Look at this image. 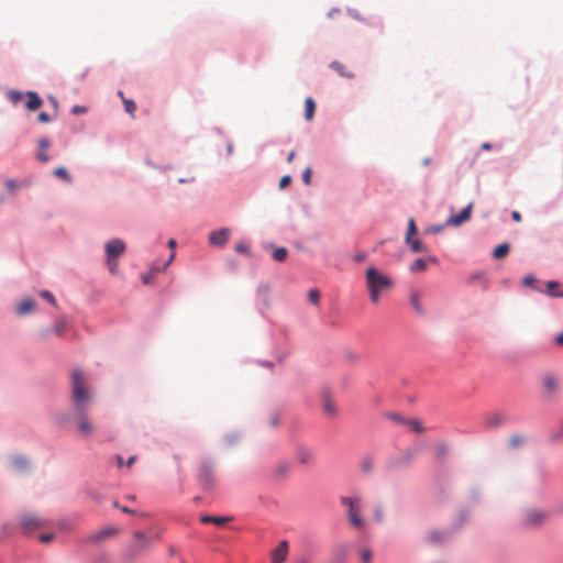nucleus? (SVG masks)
Returning <instances> with one entry per match:
<instances>
[{
  "label": "nucleus",
  "mask_w": 563,
  "mask_h": 563,
  "mask_svg": "<svg viewBox=\"0 0 563 563\" xmlns=\"http://www.w3.org/2000/svg\"><path fill=\"white\" fill-rule=\"evenodd\" d=\"M91 391L79 369L71 373V404L77 413L88 411Z\"/></svg>",
  "instance_id": "f257e3e1"
},
{
  "label": "nucleus",
  "mask_w": 563,
  "mask_h": 563,
  "mask_svg": "<svg viewBox=\"0 0 563 563\" xmlns=\"http://www.w3.org/2000/svg\"><path fill=\"white\" fill-rule=\"evenodd\" d=\"M366 284L371 300L374 303L378 302L382 291L393 286L390 278L378 272L375 267H368L366 269Z\"/></svg>",
  "instance_id": "f03ea898"
},
{
  "label": "nucleus",
  "mask_w": 563,
  "mask_h": 563,
  "mask_svg": "<svg viewBox=\"0 0 563 563\" xmlns=\"http://www.w3.org/2000/svg\"><path fill=\"white\" fill-rule=\"evenodd\" d=\"M107 265L111 274L118 269L117 258L125 251V243L120 239H113L107 242L106 246Z\"/></svg>",
  "instance_id": "7ed1b4c3"
},
{
  "label": "nucleus",
  "mask_w": 563,
  "mask_h": 563,
  "mask_svg": "<svg viewBox=\"0 0 563 563\" xmlns=\"http://www.w3.org/2000/svg\"><path fill=\"white\" fill-rule=\"evenodd\" d=\"M341 504L347 507V518L350 523L355 528L363 526V519L360 515L362 507V499L360 496L355 497H342Z\"/></svg>",
  "instance_id": "20e7f679"
},
{
  "label": "nucleus",
  "mask_w": 563,
  "mask_h": 563,
  "mask_svg": "<svg viewBox=\"0 0 563 563\" xmlns=\"http://www.w3.org/2000/svg\"><path fill=\"white\" fill-rule=\"evenodd\" d=\"M199 483L203 490L209 492L216 486L213 465L203 461L199 465Z\"/></svg>",
  "instance_id": "39448f33"
},
{
  "label": "nucleus",
  "mask_w": 563,
  "mask_h": 563,
  "mask_svg": "<svg viewBox=\"0 0 563 563\" xmlns=\"http://www.w3.org/2000/svg\"><path fill=\"white\" fill-rule=\"evenodd\" d=\"M543 393L548 398H555L560 391L561 379L558 375L547 373L541 378Z\"/></svg>",
  "instance_id": "423d86ee"
},
{
  "label": "nucleus",
  "mask_w": 563,
  "mask_h": 563,
  "mask_svg": "<svg viewBox=\"0 0 563 563\" xmlns=\"http://www.w3.org/2000/svg\"><path fill=\"white\" fill-rule=\"evenodd\" d=\"M548 518L547 512L540 509H528L523 515V522L528 527L541 526Z\"/></svg>",
  "instance_id": "0eeeda50"
},
{
  "label": "nucleus",
  "mask_w": 563,
  "mask_h": 563,
  "mask_svg": "<svg viewBox=\"0 0 563 563\" xmlns=\"http://www.w3.org/2000/svg\"><path fill=\"white\" fill-rule=\"evenodd\" d=\"M473 210V202H470L459 214L450 216L444 225L446 227H460L461 224L467 222L471 219Z\"/></svg>",
  "instance_id": "6e6552de"
},
{
  "label": "nucleus",
  "mask_w": 563,
  "mask_h": 563,
  "mask_svg": "<svg viewBox=\"0 0 563 563\" xmlns=\"http://www.w3.org/2000/svg\"><path fill=\"white\" fill-rule=\"evenodd\" d=\"M77 427L80 437L82 438H89L95 432V426L87 417V411L82 413H77Z\"/></svg>",
  "instance_id": "1a4fd4ad"
},
{
  "label": "nucleus",
  "mask_w": 563,
  "mask_h": 563,
  "mask_svg": "<svg viewBox=\"0 0 563 563\" xmlns=\"http://www.w3.org/2000/svg\"><path fill=\"white\" fill-rule=\"evenodd\" d=\"M288 542L283 540L272 552V563H284L288 555Z\"/></svg>",
  "instance_id": "9d476101"
},
{
  "label": "nucleus",
  "mask_w": 563,
  "mask_h": 563,
  "mask_svg": "<svg viewBox=\"0 0 563 563\" xmlns=\"http://www.w3.org/2000/svg\"><path fill=\"white\" fill-rule=\"evenodd\" d=\"M296 460L299 464L310 465L314 461V453L309 448L298 446L296 450Z\"/></svg>",
  "instance_id": "9b49d317"
},
{
  "label": "nucleus",
  "mask_w": 563,
  "mask_h": 563,
  "mask_svg": "<svg viewBox=\"0 0 563 563\" xmlns=\"http://www.w3.org/2000/svg\"><path fill=\"white\" fill-rule=\"evenodd\" d=\"M229 236H230L229 229L224 228V229L216 230L210 233L209 242H210V244L216 245V246H223L228 242Z\"/></svg>",
  "instance_id": "f8f14e48"
},
{
  "label": "nucleus",
  "mask_w": 563,
  "mask_h": 563,
  "mask_svg": "<svg viewBox=\"0 0 563 563\" xmlns=\"http://www.w3.org/2000/svg\"><path fill=\"white\" fill-rule=\"evenodd\" d=\"M21 523L24 529L29 530L42 527L44 525V521L41 517L36 515L27 514L22 516Z\"/></svg>",
  "instance_id": "ddd939ff"
},
{
  "label": "nucleus",
  "mask_w": 563,
  "mask_h": 563,
  "mask_svg": "<svg viewBox=\"0 0 563 563\" xmlns=\"http://www.w3.org/2000/svg\"><path fill=\"white\" fill-rule=\"evenodd\" d=\"M322 410L329 417H335L338 413L336 405L332 400L329 391H324L322 395Z\"/></svg>",
  "instance_id": "4468645a"
},
{
  "label": "nucleus",
  "mask_w": 563,
  "mask_h": 563,
  "mask_svg": "<svg viewBox=\"0 0 563 563\" xmlns=\"http://www.w3.org/2000/svg\"><path fill=\"white\" fill-rule=\"evenodd\" d=\"M410 306L415 310V312L419 316H424V309L421 305V297L417 290H412L409 297Z\"/></svg>",
  "instance_id": "2eb2a0df"
},
{
  "label": "nucleus",
  "mask_w": 563,
  "mask_h": 563,
  "mask_svg": "<svg viewBox=\"0 0 563 563\" xmlns=\"http://www.w3.org/2000/svg\"><path fill=\"white\" fill-rule=\"evenodd\" d=\"M548 295L563 297V283L551 280L545 284Z\"/></svg>",
  "instance_id": "dca6fc26"
},
{
  "label": "nucleus",
  "mask_w": 563,
  "mask_h": 563,
  "mask_svg": "<svg viewBox=\"0 0 563 563\" xmlns=\"http://www.w3.org/2000/svg\"><path fill=\"white\" fill-rule=\"evenodd\" d=\"M26 98H27V100H26L25 107L31 111L38 109L43 103L40 96L34 91H29L26 93Z\"/></svg>",
  "instance_id": "f3484780"
},
{
  "label": "nucleus",
  "mask_w": 563,
  "mask_h": 563,
  "mask_svg": "<svg viewBox=\"0 0 563 563\" xmlns=\"http://www.w3.org/2000/svg\"><path fill=\"white\" fill-rule=\"evenodd\" d=\"M330 67L333 70H335L341 77H345V78H350V79L354 78V73L351 71L350 69H347V67L340 62H336V60L332 62L330 64Z\"/></svg>",
  "instance_id": "a211bd4d"
},
{
  "label": "nucleus",
  "mask_w": 563,
  "mask_h": 563,
  "mask_svg": "<svg viewBox=\"0 0 563 563\" xmlns=\"http://www.w3.org/2000/svg\"><path fill=\"white\" fill-rule=\"evenodd\" d=\"M230 520L231 519L229 517L210 516V515H205L200 518V521L202 523H214L217 526H223Z\"/></svg>",
  "instance_id": "6ab92c4d"
},
{
  "label": "nucleus",
  "mask_w": 563,
  "mask_h": 563,
  "mask_svg": "<svg viewBox=\"0 0 563 563\" xmlns=\"http://www.w3.org/2000/svg\"><path fill=\"white\" fill-rule=\"evenodd\" d=\"M316 111V103L312 98L308 97L305 100V118L307 121L312 120Z\"/></svg>",
  "instance_id": "aec40b11"
},
{
  "label": "nucleus",
  "mask_w": 563,
  "mask_h": 563,
  "mask_svg": "<svg viewBox=\"0 0 563 563\" xmlns=\"http://www.w3.org/2000/svg\"><path fill=\"white\" fill-rule=\"evenodd\" d=\"M34 308H35V301L32 299H27V300L22 301L18 306V312L20 314H26V313H30L31 311H33Z\"/></svg>",
  "instance_id": "412c9836"
},
{
  "label": "nucleus",
  "mask_w": 563,
  "mask_h": 563,
  "mask_svg": "<svg viewBox=\"0 0 563 563\" xmlns=\"http://www.w3.org/2000/svg\"><path fill=\"white\" fill-rule=\"evenodd\" d=\"M509 244L503 243L497 245L493 251V256L497 260L504 258L509 253Z\"/></svg>",
  "instance_id": "4be33fe9"
},
{
  "label": "nucleus",
  "mask_w": 563,
  "mask_h": 563,
  "mask_svg": "<svg viewBox=\"0 0 563 563\" xmlns=\"http://www.w3.org/2000/svg\"><path fill=\"white\" fill-rule=\"evenodd\" d=\"M117 532V529L115 528H107V529H103L99 532H97L96 534H93L91 537V540L93 541H100V540H103L110 536H113L114 533Z\"/></svg>",
  "instance_id": "5701e85b"
},
{
  "label": "nucleus",
  "mask_w": 563,
  "mask_h": 563,
  "mask_svg": "<svg viewBox=\"0 0 563 563\" xmlns=\"http://www.w3.org/2000/svg\"><path fill=\"white\" fill-rule=\"evenodd\" d=\"M288 251L286 247H275L273 251V258L276 262H284L287 257Z\"/></svg>",
  "instance_id": "b1692460"
},
{
  "label": "nucleus",
  "mask_w": 563,
  "mask_h": 563,
  "mask_svg": "<svg viewBox=\"0 0 563 563\" xmlns=\"http://www.w3.org/2000/svg\"><path fill=\"white\" fill-rule=\"evenodd\" d=\"M54 175L56 177H59L62 178L63 180H65L66 183H70L71 181V177L69 175V173L67 172V169L63 166L60 167H57L54 169Z\"/></svg>",
  "instance_id": "393cba45"
},
{
  "label": "nucleus",
  "mask_w": 563,
  "mask_h": 563,
  "mask_svg": "<svg viewBox=\"0 0 563 563\" xmlns=\"http://www.w3.org/2000/svg\"><path fill=\"white\" fill-rule=\"evenodd\" d=\"M427 268V263L422 258H417L410 266L412 273L423 272Z\"/></svg>",
  "instance_id": "a878e982"
},
{
  "label": "nucleus",
  "mask_w": 563,
  "mask_h": 563,
  "mask_svg": "<svg viewBox=\"0 0 563 563\" xmlns=\"http://www.w3.org/2000/svg\"><path fill=\"white\" fill-rule=\"evenodd\" d=\"M135 545L137 548L145 547L147 544V537L144 532L137 531L134 533Z\"/></svg>",
  "instance_id": "bb28decb"
},
{
  "label": "nucleus",
  "mask_w": 563,
  "mask_h": 563,
  "mask_svg": "<svg viewBox=\"0 0 563 563\" xmlns=\"http://www.w3.org/2000/svg\"><path fill=\"white\" fill-rule=\"evenodd\" d=\"M67 329V323L64 319L58 320L54 325V331L57 335H63Z\"/></svg>",
  "instance_id": "cd10ccee"
},
{
  "label": "nucleus",
  "mask_w": 563,
  "mask_h": 563,
  "mask_svg": "<svg viewBox=\"0 0 563 563\" xmlns=\"http://www.w3.org/2000/svg\"><path fill=\"white\" fill-rule=\"evenodd\" d=\"M407 243L410 245L411 251L415 252V253L424 252L426 251V247L423 246V244L419 240H411L410 239V242H407Z\"/></svg>",
  "instance_id": "c85d7f7f"
},
{
  "label": "nucleus",
  "mask_w": 563,
  "mask_h": 563,
  "mask_svg": "<svg viewBox=\"0 0 563 563\" xmlns=\"http://www.w3.org/2000/svg\"><path fill=\"white\" fill-rule=\"evenodd\" d=\"M416 233H417L416 222L412 218H410L408 221V231L406 234V242H410L411 235L416 234Z\"/></svg>",
  "instance_id": "c756f323"
},
{
  "label": "nucleus",
  "mask_w": 563,
  "mask_h": 563,
  "mask_svg": "<svg viewBox=\"0 0 563 563\" xmlns=\"http://www.w3.org/2000/svg\"><path fill=\"white\" fill-rule=\"evenodd\" d=\"M308 299L314 306L319 305L320 301V292L318 289H310L308 292Z\"/></svg>",
  "instance_id": "7c9ffc66"
},
{
  "label": "nucleus",
  "mask_w": 563,
  "mask_h": 563,
  "mask_svg": "<svg viewBox=\"0 0 563 563\" xmlns=\"http://www.w3.org/2000/svg\"><path fill=\"white\" fill-rule=\"evenodd\" d=\"M8 98L13 104H16L23 98V93L16 90H11L8 92Z\"/></svg>",
  "instance_id": "2f4dec72"
},
{
  "label": "nucleus",
  "mask_w": 563,
  "mask_h": 563,
  "mask_svg": "<svg viewBox=\"0 0 563 563\" xmlns=\"http://www.w3.org/2000/svg\"><path fill=\"white\" fill-rule=\"evenodd\" d=\"M123 103H124L125 111L133 115V113L136 110L135 102L133 100H131V99L123 98Z\"/></svg>",
  "instance_id": "473e14b6"
},
{
  "label": "nucleus",
  "mask_w": 563,
  "mask_h": 563,
  "mask_svg": "<svg viewBox=\"0 0 563 563\" xmlns=\"http://www.w3.org/2000/svg\"><path fill=\"white\" fill-rule=\"evenodd\" d=\"M26 465H27L26 460H25V459H23V457H21V456L15 457V459L13 460V466H14V468H16V470H23V468H25V467H26Z\"/></svg>",
  "instance_id": "72a5a7b5"
},
{
  "label": "nucleus",
  "mask_w": 563,
  "mask_h": 563,
  "mask_svg": "<svg viewBox=\"0 0 563 563\" xmlns=\"http://www.w3.org/2000/svg\"><path fill=\"white\" fill-rule=\"evenodd\" d=\"M408 424L410 429L416 432H421L423 430L422 424L419 420H409Z\"/></svg>",
  "instance_id": "f704fd0d"
},
{
  "label": "nucleus",
  "mask_w": 563,
  "mask_h": 563,
  "mask_svg": "<svg viewBox=\"0 0 563 563\" xmlns=\"http://www.w3.org/2000/svg\"><path fill=\"white\" fill-rule=\"evenodd\" d=\"M374 517L376 521L383 522L384 520V509L382 506H376L374 509Z\"/></svg>",
  "instance_id": "c9c22d12"
},
{
  "label": "nucleus",
  "mask_w": 563,
  "mask_h": 563,
  "mask_svg": "<svg viewBox=\"0 0 563 563\" xmlns=\"http://www.w3.org/2000/svg\"><path fill=\"white\" fill-rule=\"evenodd\" d=\"M235 251L238 253H243V254H249L250 250H249V245L245 243V242H239L236 245H235Z\"/></svg>",
  "instance_id": "e433bc0d"
},
{
  "label": "nucleus",
  "mask_w": 563,
  "mask_h": 563,
  "mask_svg": "<svg viewBox=\"0 0 563 563\" xmlns=\"http://www.w3.org/2000/svg\"><path fill=\"white\" fill-rule=\"evenodd\" d=\"M311 175H312V169H311V167H307V168L303 170V174H302V181H303L306 185H310V183H311Z\"/></svg>",
  "instance_id": "4c0bfd02"
},
{
  "label": "nucleus",
  "mask_w": 563,
  "mask_h": 563,
  "mask_svg": "<svg viewBox=\"0 0 563 563\" xmlns=\"http://www.w3.org/2000/svg\"><path fill=\"white\" fill-rule=\"evenodd\" d=\"M41 296H42L44 299H46L49 303H52L53 306H56V300H55V298H54V296H53V294H52V292H49V291H47V290H43V291L41 292Z\"/></svg>",
  "instance_id": "58836bf2"
},
{
  "label": "nucleus",
  "mask_w": 563,
  "mask_h": 563,
  "mask_svg": "<svg viewBox=\"0 0 563 563\" xmlns=\"http://www.w3.org/2000/svg\"><path fill=\"white\" fill-rule=\"evenodd\" d=\"M158 271H159V269H158V268H156V269L152 271V272H151V273H148V274H143V275H142V280H143V283H144V284H150V283H151V280L153 279L154 275H155L156 273H158Z\"/></svg>",
  "instance_id": "ea45409f"
},
{
  "label": "nucleus",
  "mask_w": 563,
  "mask_h": 563,
  "mask_svg": "<svg viewBox=\"0 0 563 563\" xmlns=\"http://www.w3.org/2000/svg\"><path fill=\"white\" fill-rule=\"evenodd\" d=\"M291 183V177L289 175H285L279 180V188L284 189Z\"/></svg>",
  "instance_id": "a19ab883"
},
{
  "label": "nucleus",
  "mask_w": 563,
  "mask_h": 563,
  "mask_svg": "<svg viewBox=\"0 0 563 563\" xmlns=\"http://www.w3.org/2000/svg\"><path fill=\"white\" fill-rule=\"evenodd\" d=\"M536 278L532 275H527L522 279V284L527 287H533Z\"/></svg>",
  "instance_id": "79ce46f5"
},
{
  "label": "nucleus",
  "mask_w": 563,
  "mask_h": 563,
  "mask_svg": "<svg viewBox=\"0 0 563 563\" xmlns=\"http://www.w3.org/2000/svg\"><path fill=\"white\" fill-rule=\"evenodd\" d=\"M509 443L511 446L516 448L522 443V438L520 435H514L510 438Z\"/></svg>",
  "instance_id": "37998d69"
},
{
  "label": "nucleus",
  "mask_w": 563,
  "mask_h": 563,
  "mask_svg": "<svg viewBox=\"0 0 563 563\" xmlns=\"http://www.w3.org/2000/svg\"><path fill=\"white\" fill-rule=\"evenodd\" d=\"M53 540H54V534H52V533H43L40 536V541L42 543H49Z\"/></svg>",
  "instance_id": "c03bdc74"
},
{
  "label": "nucleus",
  "mask_w": 563,
  "mask_h": 563,
  "mask_svg": "<svg viewBox=\"0 0 563 563\" xmlns=\"http://www.w3.org/2000/svg\"><path fill=\"white\" fill-rule=\"evenodd\" d=\"M361 556L363 563H369L372 560V552L369 550H363Z\"/></svg>",
  "instance_id": "a18cd8bd"
},
{
  "label": "nucleus",
  "mask_w": 563,
  "mask_h": 563,
  "mask_svg": "<svg viewBox=\"0 0 563 563\" xmlns=\"http://www.w3.org/2000/svg\"><path fill=\"white\" fill-rule=\"evenodd\" d=\"M87 112V108L84 106H74L71 109V113L74 114H84Z\"/></svg>",
  "instance_id": "49530a36"
},
{
  "label": "nucleus",
  "mask_w": 563,
  "mask_h": 563,
  "mask_svg": "<svg viewBox=\"0 0 563 563\" xmlns=\"http://www.w3.org/2000/svg\"><path fill=\"white\" fill-rule=\"evenodd\" d=\"M37 120L42 123H48L52 119L46 112H41L37 117Z\"/></svg>",
  "instance_id": "de8ad7c7"
},
{
  "label": "nucleus",
  "mask_w": 563,
  "mask_h": 563,
  "mask_svg": "<svg viewBox=\"0 0 563 563\" xmlns=\"http://www.w3.org/2000/svg\"><path fill=\"white\" fill-rule=\"evenodd\" d=\"M362 468L365 473H369L373 468L372 462L369 460H364L362 462Z\"/></svg>",
  "instance_id": "09e8293b"
},
{
  "label": "nucleus",
  "mask_w": 563,
  "mask_h": 563,
  "mask_svg": "<svg viewBox=\"0 0 563 563\" xmlns=\"http://www.w3.org/2000/svg\"><path fill=\"white\" fill-rule=\"evenodd\" d=\"M4 185H5V188H7L9 191H11V192H13V191H14V189L16 188V183H15L13 179H8V180H5V184H4Z\"/></svg>",
  "instance_id": "8fccbe9b"
},
{
  "label": "nucleus",
  "mask_w": 563,
  "mask_h": 563,
  "mask_svg": "<svg viewBox=\"0 0 563 563\" xmlns=\"http://www.w3.org/2000/svg\"><path fill=\"white\" fill-rule=\"evenodd\" d=\"M37 159L42 163H46L49 161V156L45 153V151H43L37 154Z\"/></svg>",
  "instance_id": "3c124183"
},
{
  "label": "nucleus",
  "mask_w": 563,
  "mask_h": 563,
  "mask_svg": "<svg viewBox=\"0 0 563 563\" xmlns=\"http://www.w3.org/2000/svg\"><path fill=\"white\" fill-rule=\"evenodd\" d=\"M448 453V446L445 444H441L438 446V455L443 457Z\"/></svg>",
  "instance_id": "603ef678"
},
{
  "label": "nucleus",
  "mask_w": 563,
  "mask_h": 563,
  "mask_svg": "<svg viewBox=\"0 0 563 563\" xmlns=\"http://www.w3.org/2000/svg\"><path fill=\"white\" fill-rule=\"evenodd\" d=\"M38 145H40L41 148L46 150L49 146L48 139H41L38 141Z\"/></svg>",
  "instance_id": "864d4df0"
},
{
  "label": "nucleus",
  "mask_w": 563,
  "mask_h": 563,
  "mask_svg": "<svg viewBox=\"0 0 563 563\" xmlns=\"http://www.w3.org/2000/svg\"><path fill=\"white\" fill-rule=\"evenodd\" d=\"M444 227L445 225L443 223V224L430 228L429 231L437 234V233H440L443 230Z\"/></svg>",
  "instance_id": "5fc2aeb1"
},
{
  "label": "nucleus",
  "mask_w": 563,
  "mask_h": 563,
  "mask_svg": "<svg viewBox=\"0 0 563 563\" xmlns=\"http://www.w3.org/2000/svg\"><path fill=\"white\" fill-rule=\"evenodd\" d=\"M554 342L556 345H563V332L555 335Z\"/></svg>",
  "instance_id": "6e6d98bb"
},
{
  "label": "nucleus",
  "mask_w": 563,
  "mask_h": 563,
  "mask_svg": "<svg viewBox=\"0 0 563 563\" xmlns=\"http://www.w3.org/2000/svg\"><path fill=\"white\" fill-rule=\"evenodd\" d=\"M279 474H286L289 471V466L287 464H282L277 468Z\"/></svg>",
  "instance_id": "4d7b16f0"
},
{
  "label": "nucleus",
  "mask_w": 563,
  "mask_h": 563,
  "mask_svg": "<svg viewBox=\"0 0 563 563\" xmlns=\"http://www.w3.org/2000/svg\"><path fill=\"white\" fill-rule=\"evenodd\" d=\"M511 218L514 221L516 222H520L521 221V214L519 211H512L511 212Z\"/></svg>",
  "instance_id": "13d9d810"
},
{
  "label": "nucleus",
  "mask_w": 563,
  "mask_h": 563,
  "mask_svg": "<svg viewBox=\"0 0 563 563\" xmlns=\"http://www.w3.org/2000/svg\"><path fill=\"white\" fill-rule=\"evenodd\" d=\"M113 505H114V507L120 508V509H121V511H123V512H126V514H133V512H134L133 510L129 509V508H128V507H125V506L120 507L117 503H114Z\"/></svg>",
  "instance_id": "bf43d9fd"
},
{
  "label": "nucleus",
  "mask_w": 563,
  "mask_h": 563,
  "mask_svg": "<svg viewBox=\"0 0 563 563\" xmlns=\"http://www.w3.org/2000/svg\"><path fill=\"white\" fill-rule=\"evenodd\" d=\"M115 461H117V465H118L119 467H122V466H123L124 462H123V459H122V456H121V455H117V456H115Z\"/></svg>",
  "instance_id": "052dcab7"
},
{
  "label": "nucleus",
  "mask_w": 563,
  "mask_h": 563,
  "mask_svg": "<svg viewBox=\"0 0 563 563\" xmlns=\"http://www.w3.org/2000/svg\"><path fill=\"white\" fill-rule=\"evenodd\" d=\"M135 460H136V456H135V455L131 456V457L126 461V466H128V467H131V466L134 464Z\"/></svg>",
  "instance_id": "680f3d73"
},
{
  "label": "nucleus",
  "mask_w": 563,
  "mask_h": 563,
  "mask_svg": "<svg viewBox=\"0 0 563 563\" xmlns=\"http://www.w3.org/2000/svg\"><path fill=\"white\" fill-rule=\"evenodd\" d=\"M295 154H296L295 151H290V153L287 156V162L288 163H291L294 161Z\"/></svg>",
  "instance_id": "e2e57ef3"
},
{
  "label": "nucleus",
  "mask_w": 563,
  "mask_h": 563,
  "mask_svg": "<svg viewBox=\"0 0 563 563\" xmlns=\"http://www.w3.org/2000/svg\"><path fill=\"white\" fill-rule=\"evenodd\" d=\"M354 260H355L356 262H362V261H364V260H365V255H364V254H357V255H355Z\"/></svg>",
  "instance_id": "0e129e2a"
},
{
  "label": "nucleus",
  "mask_w": 563,
  "mask_h": 563,
  "mask_svg": "<svg viewBox=\"0 0 563 563\" xmlns=\"http://www.w3.org/2000/svg\"><path fill=\"white\" fill-rule=\"evenodd\" d=\"M430 538H431V540H433V541H438V540H440V539H441L439 533H432V534L430 536Z\"/></svg>",
  "instance_id": "69168bd1"
},
{
  "label": "nucleus",
  "mask_w": 563,
  "mask_h": 563,
  "mask_svg": "<svg viewBox=\"0 0 563 563\" xmlns=\"http://www.w3.org/2000/svg\"><path fill=\"white\" fill-rule=\"evenodd\" d=\"M430 163H431V158H430V157H427V158H424V159L422 161V164H423L424 166L429 165Z\"/></svg>",
  "instance_id": "338daca9"
},
{
  "label": "nucleus",
  "mask_w": 563,
  "mask_h": 563,
  "mask_svg": "<svg viewBox=\"0 0 563 563\" xmlns=\"http://www.w3.org/2000/svg\"><path fill=\"white\" fill-rule=\"evenodd\" d=\"M490 147H492V146H490V144H489V143H483V144H482V148H483V150H490Z\"/></svg>",
  "instance_id": "774afa93"
}]
</instances>
